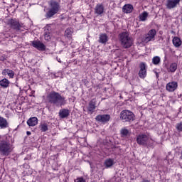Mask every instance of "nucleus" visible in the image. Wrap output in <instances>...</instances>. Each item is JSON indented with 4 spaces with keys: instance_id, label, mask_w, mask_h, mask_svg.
<instances>
[{
    "instance_id": "9d476101",
    "label": "nucleus",
    "mask_w": 182,
    "mask_h": 182,
    "mask_svg": "<svg viewBox=\"0 0 182 182\" xmlns=\"http://www.w3.org/2000/svg\"><path fill=\"white\" fill-rule=\"evenodd\" d=\"M8 25L10 26L11 29H14L15 31H21V28H22V26H21L19 21H18L16 19L9 20Z\"/></svg>"
},
{
    "instance_id": "ddd939ff",
    "label": "nucleus",
    "mask_w": 182,
    "mask_h": 182,
    "mask_svg": "<svg viewBox=\"0 0 182 182\" xmlns=\"http://www.w3.org/2000/svg\"><path fill=\"white\" fill-rule=\"evenodd\" d=\"M97 103V101L96 100V98H93L92 101H90L87 107L88 112H90V113H93V112H95V109H96Z\"/></svg>"
},
{
    "instance_id": "f03ea898",
    "label": "nucleus",
    "mask_w": 182,
    "mask_h": 182,
    "mask_svg": "<svg viewBox=\"0 0 182 182\" xmlns=\"http://www.w3.org/2000/svg\"><path fill=\"white\" fill-rule=\"evenodd\" d=\"M47 100L48 103L56 106V107H62V106L66 105V98L55 91L47 95Z\"/></svg>"
},
{
    "instance_id": "aec40b11",
    "label": "nucleus",
    "mask_w": 182,
    "mask_h": 182,
    "mask_svg": "<svg viewBox=\"0 0 182 182\" xmlns=\"http://www.w3.org/2000/svg\"><path fill=\"white\" fill-rule=\"evenodd\" d=\"M27 124L29 127H34V126H36L38 124V118L37 117H31L27 121Z\"/></svg>"
},
{
    "instance_id": "c85d7f7f",
    "label": "nucleus",
    "mask_w": 182,
    "mask_h": 182,
    "mask_svg": "<svg viewBox=\"0 0 182 182\" xmlns=\"http://www.w3.org/2000/svg\"><path fill=\"white\" fill-rule=\"evenodd\" d=\"M176 70H177V63H171L169 68H168V72L174 73L176 72Z\"/></svg>"
},
{
    "instance_id": "0eeeda50",
    "label": "nucleus",
    "mask_w": 182,
    "mask_h": 182,
    "mask_svg": "<svg viewBox=\"0 0 182 182\" xmlns=\"http://www.w3.org/2000/svg\"><path fill=\"white\" fill-rule=\"evenodd\" d=\"M156 35H157V31L156 29H151L143 38L142 42L144 43H149L156 39Z\"/></svg>"
},
{
    "instance_id": "b1692460",
    "label": "nucleus",
    "mask_w": 182,
    "mask_h": 182,
    "mask_svg": "<svg viewBox=\"0 0 182 182\" xmlns=\"http://www.w3.org/2000/svg\"><path fill=\"white\" fill-rule=\"evenodd\" d=\"M10 82L8 79L4 78L0 80V86L3 87L4 89H6V87H9Z\"/></svg>"
},
{
    "instance_id": "20e7f679",
    "label": "nucleus",
    "mask_w": 182,
    "mask_h": 182,
    "mask_svg": "<svg viewBox=\"0 0 182 182\" xmlns=\"http://www.w3.org/2000/svg\"><path fill=\"white\" fill-rule=\"evenodd\" d=\"M119 36L121 46L124 49H129V48H131L132 45H133V38L130 37L129 32L124 31L121 33Z\"/></svg>"
},
{
    "instance_id": "72a5a7b5",
    "label": "nucleus",
    "mask_w": 182,
    "mask_h": 182,
    "mask_svg": "<svg viewBox=\"0 0 182 182\" xmlns=\"http://www.w3.org/2000/svg\"><path fill=\"white\" fill-rule=\"evenodd\" d=\"M26 134H27V136H31V132L27 131L26 132Z\"/></svg>"
},
{
    "instance_id": "6e6552de",
    "label": "nucleus",
    "mask_w": 182,
    "mask_h": 182,
    "mask_svg": "<svg viewBox=\"0 0 182 182\" xmlns=\"http://www.w3.org/2000/svg\"><path fill=\"white\" fill-rule=\"evenodd\" d=\"M95 120L99 123H102V124H106V123H109V122H110V114H98L96 116Z\"/></svg>"
},
{
    "instance_id": "393cba45",
    "label": "nucleus",
    "mask_w": 182,
    "mask_h": 182,
    "mask_svg": "<svg viewBox=\"0 0 182 182\" xmlns=\"http://www.w3.org/2000/svg\"><path fill=\"white\" fill-rule=\"evenodd\" d=\"M120 133L122 137H129V136H130V131L126 128H122Z\"/></svg>"
},
{
    "instance_id": "412c9836",
    "label": "nucleus",
    "mask_w": 182,
    "mask_h": 182,
    "mask_svg": "<svg viewBox=\"0 0 182 182\" xmlns=\"http://www.w3.org/2000/svg\"><path fill=\"white\" fill-rule=\"evenodd\" d=\"M109 41V36L106 33H100L98 42L100 43H106Z\"/></svg>"
},
{
    "instance_id": "39448f33",
    "label": "nucleus",
    "mask_w": 182,
    "mask_h": 182,
    "mask_svg": "<svg viewBox=\"0 0 182 182\" xmlns=\"http://www.w3.org/2000/svg\"><path fill=\"white\" fill-rule=\"evenodd\" d=\"M48 4L49 9L46 14L47 19L52 18V16H55V15L59 12V9H60V4L55 0L50 1Z\"/></svg>"
},
{
    "instance_id": "f3484780",
    "label": "nucleus",
    "mask_w": 182,
    "mask_h": 182,
    "mask_svg": "<svg viewBox=\"0 0 182 182\" xmlns=\"http://www.w3.org/2000/svg\"><path fill=\"white\" fill-rule=\"evenodd\" d=\"M122 11L124 12V14H132V12H133V5L125 4L122 7Z\"/></svg>"
},
{
    "instance_id": "473e14b6",
    "label": "nucleus",
    "mask_w": 182,
    "mask_h": 182,
    "mask_svg": "<svg viewBox=\"0 0 182 182\" xmlns=\"http://www.w3.org/2000/svg\"><path fill=\"white\" fill-rule=\"evenodd\" d=\"M75 182H86V180H85V178H83V177H80V178H77V179H75Z\"/></svg>"
},
{
    "instance_id": "9b49d317",
    "label": "nucleus",
    "mask_w": 182,
    "mask_h": 182,
    "mask_svg": "<svg viewBox=\"0 0 182 182\" xmlns=\"http://www.w3.org/2000/svg\"><path fill=\"white\" fill-rule=\"evenodd\" d=\"M181 0H166V6L167 9H174L177 8V5H180Z\"/></svg>"
},
{
    "instance_id": "5701e85b",
    "label": "nucleus",
    "mask_w": 182,
    "mask_h": 182,
    "mask_svg": "<svg viewBox=\"0 0 182 182\" xmlns=\"http://www.w3.org/2000/svg\"><path fill=\"white\" fill-rule=\"evenodd\" d=\"M172 43L175 48H180V46L182 44L181 39L178 37H174L172 40Z\"/></svg>"
},
{
    "instance_id": "c9c22d12",
    "label": "nucleus",
    "mask_w": 182,
    "mask_h": 182,
    "mask_svg": "<svg viewBox=\"0 0 182 182\" xmlns=\"http://www.w3.org/2000/svg\"><path fill=\"white\" fill-rule=\"evenodd\" d=\"M57 60H58V62H59L60 63V59H59V60H58V58H57Z\"/></svg>"
},
{
    "instance_id": "2eb2a0df",
    "label": "nucleus",
    "mask_w": 182,
    "mask_h": 182,
    "mask_svg": "<svg viewBox=\"0 0 182 182\" xmlns=\"http://www.w3.org/2000/svg\"><path fill=\"white\" fill-rule=\"evenodd\" d=\"M58 114L60 119H66V117H69L70 111H69L68 109H60Z\"/></svg>"
},
{
    "instance_id": "f8f14e48",
    "label": "nucleus",
    "mask_w": 182,
    "mask_h": 182,
    "mask_svg": "<svg viewBox=\"0 0 182 182\" xmlns=\"http://www.w3.org/2000/svg\"><path fill=\"white\" fill-rule=\"evenodd\" d=\"M32 46H33V48H36L38 50H45L46 49L45 44L41 43V41H32Z\"/></svg>"
},
{
    "instance_id": "f257e3e1",
    "label": "nucleus",
    "mask_w": 182,
    "mask_h": 182,
    "mask_svg": "<svg viewBox=\"0 0 182 182\" xmlns=\"http://www.w3.org/2000/svg\"><path fill=\"white\" fill-rule=\"evenodd\" d=\"M14 144L12 137L9 135H6V139L0 141V154L1 156H8L14 151Z\"/></svg>"
},
{
    "instance_id": "1a4fd4ad",
    "label": "nucleus",
    "mask_w": 182,
    "mask_h": 182,
    "mask_svg": "<svg viewBox=\"0 0 182 182\" xmlns=\"http://www.w3.org/2000/svg\"><path fill=\"white\" fill-rule=\"evenodd\" d=\"M138 75L140 79H146V76H147V67L144 63H141L139 64V71Z\"/></svg>"
},
{
    "instance_id": "dca6fc26",
    "label": "nucleus",
    "mask_w": 182,
    "mask_h": 182,
    "mask_svg": "<svg viewBox=\"0 0 182 182\" xmlns=\"http://www.w3.org/2000/svg\"><path fill=\"white\" fill-rule=\"evenodd\" d=\"M9 127V122L6 119L0 117V129H8Z\"/></svg>"
},
{
    "instance_id": "7ed1b4c3",
    "label": "nucleus",
    "mask_w": 182,
    "mask_h": 182,
    "mask_svg": "<svg viewBox=\"0 0 182 182\" xmlns=\"http://www.w3.org/2000/svg\"><path fill=\"white\" fill-rule=\"evenodd\" d=\"M136 143L139 146L150 149L154 147V140L145 134H141L136 136Z\"/></svg>"
},
{
    "instance_id": "423d86ee",
    "label": "nucleus",
    "mask_w": 182,
    "mask_h": 182,
    "mask_svg": "<svg viewBox=\"0 0 182 182\" xmlns=\"http://www.w3.org/2000/svg\"><path fill=\"white\" fill-rule=\"evenodd\" d=\"M120 119L124 123L133 122L134 120V114L127 109L123 110L120 113Z\"/></svg>"
},
{
    "instance_id": "f704fd0d",
    "label": "nucleus",
    "mask_w": 182,
    "mask_h": 182,
    "mask_svg": "<svg viewBox=\"0 0 182 182\" xmlns=\"http://www.w3.org/2000/svg\"><path fill=\"white\" fill-rule=\"evenodd\" d=\"M155 74H156V77L159 78V73H156V72L155 71Z\"/></svg>"
},
{
    "instance_id": "7c9ffc66",
    "label": "nucleus",
    "mask_w": 182,
    "mask_h": 182,
    "mask_svg": "<svg viewBox=\"0 0 182 182\" xmlns=\"http://www.w3.org/2000/svg\"><path fill=\"white\" fill-rule=\"evenodd\" d=\"M160 57L155 56L152 58V63H154V65H159L160 63Z\"/></svg>"
},
{
    "instance_id": "6ab92c4d",
    "label": "nucleus",
    "mask_w": 182,
    "mask_h": 182,
    "mask_svg": "<svg viewBox=\"0 0 182 182\" xmlns=\"http://www.w3.org/2000/svg\"><path fill=\"white\" fill-rule=\"evenodd\" d=\"M103 12H105V7H103V5L97 4L95 8V13L97 14V15H102Z\"/></svg>"
},
{
    "instance_id": "cd10ccee",
    "label": "nucleus",
    "mask_w": 182,
    "mask_h": 182,
    "mask_svg": "<svg viewBox=\"0 0 182 182\" xmlns=\"http://www.w3.org/2000/svg\"><path fill=\"white\" fill-rule=\"evenodd\" d=\"M147 16H149V13L147 11H144L141 14L139 15V21L144 22L147 19Z\"/></svg>"
},
{
    "instance_id": "a878e982",
    "label": "nucleus",
    "mask_w": 182,
    "mask_h": 182,
    "mask_svg": "<svg viewBox=\"0 0 182 182\" xmlns=\"http://www.w3.org/2000/svg\"><path fill=\"white\" fill-rule=\"evenodd\" d=\"M40 130L41 132H48L49 130V129L48 128V124H46V122H41L40 124Z\"/></svg>"
},
{
    "instance_id": "c756f323",
    "label": "nucleus",
    "mask_w": 182,
    "mask_h": 182,
    "mask_svg": "<svg viewBox=\"0 0 182 182\" xmlns=\"http://www.w3.org/2000/svg\"><path fill=\"white\" fill-rule=\"evenodd\" d=\"M44 39L46 41H49L50 39V31L49 30V28L45 29Z\"/></svg>"
},
{
    "instance_id": "4be33fe9",
    "label": "nucleus",
    "mask_w": 182,
    "mask_h": 182,
    "mask_svg": "<svg viewBox=\"0 0 182 182\" xmlns=\"http://www.w3.org/2000/svg\"><path fill=\"white\" fill-rule=\"evenodd\" d=\"M114 164V159H107L104 163V166L106 167V168H110V167H112Z\"/></svg>"
},
{
    "instance_id": "2f4dec72",
    "label": "nucleus",
    "mask_w": 182,
    "mask_h": 182,
    "mask_svg": "<svg viewBox=\"0 0 182 182\" xmlns=\"http://www.w3.org/2000/svg\"><path fill=\"white\" fill-rule=\"evenodd\" d=\"M176 129L178 132H182V122H179L176 124Z\"/></svg>"
},
{
    "instance_id": "a211bd4d",
    "label": "nucleus",
    "mask_w": 182,
    "mask_h": 182,
    "mask_svg": "<svg viewBox=\"0 0 182 182\" xmlns=\"http://www.w3.org/2000/svg\"><path fill=\"white\" fill-rule=\"evenodd\" d=\"M1 74L3 75V76H6V75H8V76L11 79H14V76H15V73L12 71V70H9V69L3 70Z\"/></svg>"
},
{
    "instance_id": "4468645a",
    "label": "nucleus",
    "mask_w": 182,
    "mask_h": 182,
    "mask_svg": "<svg viewBox=\"0 0 182 182\" xmlns=\"http://www.w3.org/2000/svg\"><path fill=\"white\" fill-rule=\"evenodd\" d=\"M178 85L177 84V82H168L166 85V90H168V92H174V90H176V89H177Z\"/></svg>"
},
{
    "instance_id": "bb28decb",
    "label": "nucleus",
    "mask_w": 182,
    "mask_h": 182,
    "mask_svg": "<svg viewBox=\"0 0 182 182\" xmlns=\"http://www.w3.org/2000/svg\"><path fill=\"white\" fill-rule=\"evenodd\" d=\"M72 33H73L72 28H68L65 31V36L68 39H72Z\"/></svg>"
}]
</instances>
